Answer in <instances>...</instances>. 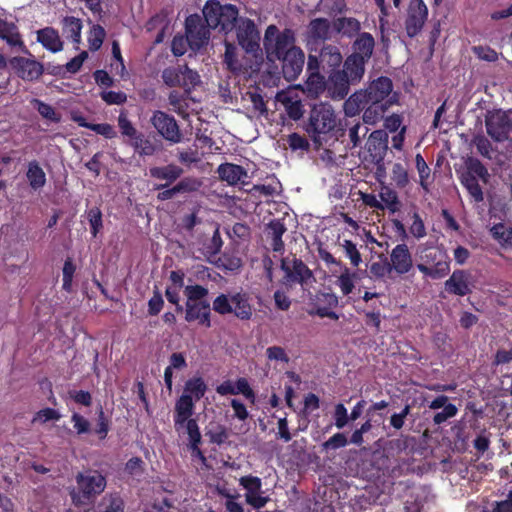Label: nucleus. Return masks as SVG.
<instances>
[{"label":"nucleus","instance_id":"1","mask_svg":"<svg viewBox=\"0 0 512 512\" xmlns=\"http://www.w3.org/2000/svg\"><path fill=\"white\" fill-rule=\"evenodd\" d=\"M399 95L393 90V83L388 77H379L371 81L364 89L351 94L343 104L346 116L354 117L362 110L363 122L374 125L379 122L385 112L398 104Z\"/></svg>","mask_w":512,"mask_h":512},{"label":"nucleus","instance_id":"2","mask_svg":"<svg viewBox=\"0 0 512 512\" xmlns=\"http://www.w3.org/2000/svg\"><path fill=\"white\" fill-rule=\"evenodd\" d=\"M206 391L207 385L201 377H192L185 382L183 392L175 402L173 416L175 429L188 424L190 430L196 432L197 421L192 418L195 403L205 395Z\"/></svg>","mask_w":512,"mask_h":512},{"label":"nucleus","instance_id":"3","mask_svg":"<svg viewBox=\"0 0 512 512\" xmlns=\"http://www.w3.org/2000/svg\"><path fill=\"white\" fill-rule=\"evenodd\" d=\"M365 69L361 60L348 57L342 70L332 71L327 79V93L333 99H343L349 92L350 85H354L362 79Z\"/></svg>","mask_w":512,"mask_h":512},{"label":"nucleus","instance_id":"4","mask_svg":"<svg viewBox=\"0 0 512 512\" xmlns=\"http://www.w3.org/2000/svg\"><path fill=\"white\" fill-rule=\"evenodd\" d=\"M238 9L232 4L221 5L218 0H208L203 15L210 28H220L225 33L232 31L238 20Z\"/></svg>","mask_w":512,"mask_h":512},{"label":"nucleus","instance_id":"5","mask_svg":"<svg viewBox=\"0 0 512 512\" xmlns=\"http://www.w3.org/2000/svg\"><path fill=\"white\" fill-rule=\"evenodd\" d=\"M78 491H72L71 497L75 505H85L89 500L102 493L106 487L105 477L97 471L79 473L76 476Z\"/></svg>","mask_w":512,"mask_h":512},{"label":"nucleus","instance_id":"6","mask_svg":"<svg viewBox=\"0 0 512 512\" xmlns=\"http://www.w3.org/2000/svg\"><path fill=\"white\" fill-rule=\"evenodd\" d=\"M264 47L268 58L275 57L280 59L287 55L292 49H297L295 45V35L292 30L285 29L279 32L275 25L267 27L264 36Z\"/></svg>","mask_w":512,"mask_h":512},{"label":"nucleus","instance_id":"7","mask_svg":"<svg viewBox=\"0 0 512 512\" xmlns=\"http://www.w3.org/2000/svg\"><path fill=\"white\" fill-rule=\"evenodd\" d=\"M336 123L337 119L333 107L329 103L321 102L312 107L307 130L315 137L332 131Z\"/></svg>","mask_w":512,"mask_h":512},{"label":"nucleus","instance_id":"8","mask_svg":"<svg viewBox=\"0 0 512 512\" xmlns=\"http://www.w3.org/2000/svg\"><path fill=\"white\" fill-rule=\"evenodd\" d=\"M281 269L284 272L283 283L287 286L293 284L306 286L314 281L312 271L299 259H282Z\"/></svg>","mask_w":512,"mask_h":512},{"label":"nucleus","instance_id":"9","mask_svg":"<svg viewBox=\"0 0 512 512\" xmlns=\"http://www.w3.org/2000/svg\"><path fill=\"white\" fill-rule=\"evenodd\" d=\"M428 18V8L423 0H410L405 19L406 34L413 38L418 35Z\"/></svg>","mask_w":512,"mask_h":512},{"label":"nucleus","instance_id":"10","mask_svg":"<svg viewBox=\"0 0 512 512\" xmlns=\"http://www.w3.org/2000/svg\"><path fill=\"white\" fill-rule=\"evenodd\" d=\"M151 123L157 132L170 143L176 144L182 141V134L173 116L163 111H155L151 117Z\"/></svg>","mask_w":512,"mask_h":512},{"label":"nucleus","instance_id":"11","mask_svg":"<svg viewBox=\"0 0 512 512\" xmlns=\"http://www.w3.org/2000/svg\"><path fill=\"white\" fill-rule=\"evenodd\" d=\"M240 485L245 489V500L255 509L264 507L269 497L264 495L262 481L256 476H243L239 479Z\"/></svg>","mask_w":512,"mask_h":512},{"label":"nucleus","instance_id":"12","mask_svg":"<svg viewBox=\"0 0 512 512\" xmlns=\"http://www.w3.org/2000/svg\"><path fill=\"white\" fill-rule=\"evenodd\" d=\"M486 131L497 142H503L508 138L511 123L507 114L497 110L490 112L486 117Z\"/></svg>","mask_w":512,"mask_h":512},{"label":"nucleus","instance_id":"13","mask_svg":"<svg viewBox=\"0 0 512 512\" xmlns=\"http://www.w3.org/2000/svg\"><path fill=\"white\" fill-rule=\"evenodd\" d=\"M186 35L188 36L189 46L192 49H199L208 42L209 30L202 23L200 16L190 15L187 17Z\"/></svg>","mask_w":512,"mask_h":512},{"label":"nucleus","instance_id":"14","mask_svg":"<svg viewBox=\"0 0 512 512\" xmlns=\"http://www.w3.org/2000/svg\"><path fill=\"white\" fill-rule=\"evenodd\" d=\"M475 175L481 178L484 182L487 181L489 176L487 169L482 164L476 163L472 167V172L469 171L462 175L461 183L476 202H481L484 199L483 192Z\"/></svg>","mask_w":512,"mask_h":512},{"label":"nucleus","instance_id":"15","mask_svg":"<svg viewBox=\"0 0 512 512\" xmlns=\"http://www.w3.org/2000/svg\"><path fill=\"white\" fill-rule=\"evenodd\" d=\"M236 22L239 44L248 52L254 51L259 41V33L254 22L247 18H240Z\"/></svg>","mask_w":512,"mask_h":512},{"label":"nucleus","instance_id":"16","mask_svg":"<svg viewBox=\"0 0 512 512\" xmlns=\"http://www.w3.org/2000/svg\"><path fill=\"white\" fill-rule=\"evenodd\" d=\"M389 265L398 275L407 274L413 268L412 254L405 243L398 244L392 249Z\"/></svg>","mask_w":512,"mask_h":512},{"label":"nucleus","instance_id":"17","mask_svg":"<svg viewBox=\"0 0 512 512\" xmlns=\"http://www.w3.org/2000/svg\"><path fill=\"white\" fill-rule=\"evenodd\" d=\"M282 72L286 80L293 81L301 74L305 55L301 48L292 49L287 55L281 57Z\"/></svg>","mask_w":512,"mask_h":512},{"label":"nucleus","instance_id":"18","mask_svg":"<svg viewBox=\"0 0 512 512\" xmlns=\"http://www.w3.org/2000/svg\"><path fill=\"white\" fill-rule=\"evenodd\" d=\"M10 66L23 80L32 81L42 74V66L34 59L25 57H13Z\"/></svg>","mask_w":512,"mask_h":512},{"label":"nucleus","instance_id":"19","mask_svg":"<svg viewBox=\"0 0 512 512\" xmlns=\"http://www.w3.org/2000/svg\"><path fill=\"white\" fill-rule=\"evenodd\" d=\"M331 273L335 277V286L339 288L343 296L350 295L354 291L357 281L360 280L359 273L352 271L346 265L341 266L338 273L336 271H331Z\"/></svg>","mask_w":512,"mask_h":512},{"label":"nucleus","instance_id":"20","mask_svg":"<svg viewBox=\"0 0 512 512\" xmlns=\"http://www.w3.org/2000/svg\"><path fill=\"white\" fill-rule=\"evenodd\" d=\"M0 39L10 47H17L20 51L27 52L18 27L13 21L0 18Z\"/></svg>","mask_w":512,"mask_h":512},{"label":"nucleus","instance_id":"21","mask_svg":"<svg viewBox=\"0 0 512 512\" xmlns=\"http://www.w3.org/2000/svg\"><path fill=\"white\" fill-rule=\"evenodd\" d=\"M185 319L188 322L198 321L199 324L210 327L211 321L209 303L207 301L186 303Z\"/></svg>","mask_w":512,"mask_h":512},{"label":"nucleus","instance_id":"22","mask_svg":"<svg viewBox=\"0 0 512 512\" xmlns=\"http://www.w3.org/2000/svg\"><path fill=\"white\" fill-rule=\"evenodd\" d=\"M242 100L248 111V117L258 118L267 115V108L263 97L257 91L246 92Z\"/></svg>","mask_w":512,"mask_h":512},{"label":"nucleus","instance_id":"23","mask_svg":"<svg viewBox=\"0 0 512 512\" xmlns=\"http://www.w3.org/2000/svg\"><path fill=\"white\" fill-rule=\"evenodd\" d=\"M445 288L455 295H467L471 292L469 276L462 270L454 271L445 282Z\"/></svg>","mask_w":512,"mask_h":512},{"label":"nucleus","instance_id":"24","mask_svg":"<svg viewBox=\"0 0 512 512\" xmlns=\"http://www.w3.org/2000/svg\"><path fill=\"white\" fill-rule=\"evenodd\" d=\"M374 49V38L369 33H362L358 36L354 43L355 53L350 57H355L361 60L362 68L365 69V62L373 53Z\"/></svg>","mask_w":512,"mask_h":512},{"label":"nucleus","instance_id":"25","mask_svg":"<svg viewBox=\"0 0 512 512\" xmlns=\"http://www.w3.org/2000/svg\"><path fill=\"white\" fill-rule=\"evenodd\" d=\"M220 178L231 185L245 183L248 177L247 172L239 165L225 163L218 167Z\"/></svg>","mask_w":512,"mask_h":512},{"label":"nucleus","instance_id":"26","mask_svg":"<svg viewBox=\"0 0 512 512\" xmlns=\"http://www.w3.org/2000/svg\"><path fill=\"white\" fill-rule=\"evenodd\" d=\"M304 93L311 98L320 96L324 91H327V80L319 71L308 73V77L302 87Z\"/></svg>","mask_w":512,"mask_h":512},{"label":"nucleus","instance_id":"27","mask_svg":"<svg viewBox=\"0 0 512 512\" xmlns=\"http://www.w3.org/2000/svg\"><path fill=\"white\" fill-rule=\"evenodd\" d=\"M231 313L242 320H249L252 316V306L246 293L231 294Z\"/></svg>","mask_w":512,"mask_h":512},{"label":"nucleus","instance_id":"28","mask_svg":"<svg viewBox=\"0 0 512 512\" xmlns=\"http://www.w3.org/2000/svg\"><path fill=\"white\" fill-rule=\"evenodd\" d=\"M37 40L51 52H59L63 48V43L58 32L50 27L41 29L37 32Z\"/></svg>","mask_w":512,"mask_h":512},{"label":"nucleus","instance_id":"29","mask_svg":"<svg viewBox=\"0 0 512 512\" xmlns=\"http://www.w3.org/2000/svg\"><path fill=\"white\" fill-rule=\"evenodd\" d=\"M277 99L284 105L285 111L291 119L298 120L302 117L303 106L301 100L285 92L279 93Z\"/></svg>","mask_w":512,"mask_h":512},{"label":"nucleus","instance_id":"30","mask_svg":"<svg viewBox=\"0 0 512 512\" xmlns=\"http://www.w3.org/2000/svg\"><path fill=\"white\" fill-rule=\"evenodd\" d=\"M334 30V26L331 27L329 21L323 18L314 19L309 24V34L314 39H328Z\"/></svg>","mask_w":512,"mask_h":512},{"label":"nucleus","instance_id":"31","mask_svg":"<svg viewBox=\"0 0 512 512\" xmlns=\"http://www.w3.org/2000/svg\"><path fill=\"white\" fill-rule=\"evenodd\" d=\"M286 232L285 225L280 220H273L268 225V235L272 243V249L275 252H282L284 250V242L282 236Z\"/></svg>","mask_w":512,"mask_h":512},{"label":"nucleus","instance_id":"32","mask_svg":"<svg viewBox=\"0 0 512 512\" xmlns=\"http://www.w3.org/2000/svg\"><path fill=\"white\" fill-rule=\"evenodd\" d=\"M342 55L339 49L332 45L324 46L320 52V61L323 68L326 66L329 68H336L342 63Z\"/></svg>","mask_w":512,"mask_h":512},{"label":"nucleus","instance_id":"33","mask_svg":"<svg viewBox=\"0 0 512 512\" xmlns=\"http://www.w3.org/2000/svg\"><path fill=\"white\" fill-rule=\"evenodd\" d=\"M26 176L29 185L34 190L42 188L46 183L45 172L36 161H32L28 164Z\"/></svg>","mask_w":512,"mask_h":512},{"label":"nucleus","instance_id":"34","mask_svg":"<svg viewBox=\"0 0 512 512\" xmlns=\"http://www.w3.org/2000/svg\"><path fill=\"white\" fill-rule=\"evenodd\" d=\"M82 23L75 17H65L63 19V34L71 39L75 44L81 42Z\"/></svg>","mask_w":512,"mask_h":512},{"label":"nucleus","instance_id":"35","mask_svg":"<svg viewBox=\"0 0 512 512\" xmlns=\"http://www.w3.org/2000/svg\"><path fill=\"white\" fill-rule=\"evenodd\" d=\"M492 237L503 247L512 248V227L498 223L490 229Z\"/></svg>","mask_w":512,"mask_h":512},{"label":"nucleus","instance_id":"36","mask_svg":"<svg viewBox=\"0 0 512 512\" xmlns=\"http://www.w3.org/2000/svg\"><path fill=\"white\" fill-rule=\"evenodd\" d=\"M97 512H124V501L118 494L105 495L97 507Z\"/></svg>","mask_w":512,"mask_h":512},{"label":"nucleus","instance_id":"37","mask_svg":"<svg viewBox=\"0 0 512 512\" xmlns=\"http://www.w3.org/2000/svg\"><path fill=\"white\" fill-rule=\"evenodd\" d=\"M189 427L190 426H188V424H184L181 428L175 429V430L178 433L185 432L188 435L189 441H190V448L192 450L193 456L199 458L201 461L204 462L205 461V457H204V455L202 454L201 450L198 447V445L201 442V433L199 431V426L196 423V428H195L196 432L190 430Z\"/></svg>","mask_w":512,"mask_h":512},{"label":"nucleus","instance_id":"38","mask_svg":"<svg viewBox=\"0 0 512 512\" xmlns=\"http://www.w3.org/2000/svg\"><path fill=\"white\" fill-rule=\"evenodd\" d=\"M183 173L182 169L176 165L170 164L165 167H153L150 169V175L157 179L175 181Z\"/></svg>","mask_w":512,"mask_h":512},{"label":"nucleus","instance_id":"39","mask_svg":"<svg viewBox=\"0 0 512 512\" xmlns=\"http://www.w3.org/2000/svg\"><path fill=\"white\" fill-rule=\"evenodd\" d=\"M129 144L134 148L135 152L141 156H150L155 152L153 143L145 138L142 133H138Z\"/></svg>","mask_w":512,"mask_h":512},{"label":"nucleus","instance_id":"40","mask_svg":"<svg viewBox=\"0 0 512 512\" xmlns=\"http://www.w3.org/2000/svg\"><path fill=\"white\" fill-rule=\"evenodd\" d=\"M380 202L384 204V209H388L391 213L399 210V200L397 193L387 186H383L379 192Z\"/></svg>","mask_w":512,"mask_h":512},{"label":"nucleus","instance_id":"41","mask_svg":"<svg viewBox=\"0 0 512 512\" xmlns=\"http://www.w3.org/2000/svg\"><path fill=\"white\" fill-rule=\"evenodd\" d=\"M334 28L344 35H353L360 30L361 25L355 18H339L334 22Z\"/></svg>","mask_w":512,"mask_h":512},{"label":"nucleus","instance_id":"42","mask_svg":"<svg viewBox=\"0 0 512 512\" xmlns=\"http://www.w3.org/2000/svg\"><path fill=\"white\" fill-rule=\"evenodd\" d=\"M415 165L419 174V184L426 192H428L430 185L429 179L431 170L421 154L416 155Z\"/></svg>","mask_w":512,"mask_h":512},{"label":"nucleus","instance_id":"43","mask_svg":"<svg viewBox=\"0 0 512 512\" xmlns=\"http://www.w3.org/2000/svg\"><path fill=\"white\" fill-rule=\"evenodd\" d=\"M32 104L34 105V107L37 108L39 114L43 118H45L49 121L55 122V123L60 122L61 118H60L59 114L55 111V109L51 105L46 104L38 99H33Z\"/></svg>","mask_w":512,"mask_h":512},{"label":"nucleus","instance_id":"44","mask_svg":"<svg viewBox=\"0 0 512 512\" xmlns=\"http://www.w3.org/2000/svg\"><path fill=\"white\" fill-rule=\"evenodd\" d=\"M341 247L344 250L346 257L350 260L352 266L358 267L362 262V257L356 244L351 240H344L341 243Z\"/></svg>","mask_w":512,"mask_h":512},{"label":"nucleus","instance_id":"45","mask_svg":"<svg viewBox=\"0 0 512 512\" xmlns=\"http://www.w3.org/2000/svg\"><path fill=\"white\" fill-rule=\"evenodd\" d=\"M219 265L229 271H236L242 266V260L236 252H226L219 258Z\"/></svg>","mask_w":512,"mask_h":512},{"label":"nucleus","instance_id":"46","mask_svg":"<svg viewBox=\"0 0 512 512\" xmlns=\"http://www.w3.org/2000/svg\"><path fill=\"white\" fill-rule=\"evenodd\" d=\"M105 35L106 33L103 27H101L100 25H94L91 28L88 36L90 50H98L104 41Z\"/></svg>","mask_w":512,"mask_h":512},{"label":"nucleus","instance_id":"47","mask_svg":"<svg viewBox=\"0 0 512 512\" xmlns=\"http://www.w3.org/2000/svg\"><path fill=\"white\" fill-rule=\"evenodd\" d=\"M86 215L91 227V233L96 237L103 227L102 212L98 207H93L86 212Z\"/></svg>","mask_w":512,"mask_h":512},{"label":"nucleus","instance_id":"48","mask_svg":"<svg viewBox=\"0 0 512 512\" xmlns=\"http://www.w3.org/2000/svg\"><path fill=\"white\" fill-rule=\"evenodd\" d=\"M184 293L187 297L186 303H195L206 301L204 298L208 294V290L200 285H189L185 287Z\"/></svg>","mask_w":512,"mask_h":512},{"label":"nucleus","instance_id":"49","mask_svg":"<svg viewBox=\"0 0 512 512\" xmlns=\"http://www.w3.org/2000/svg\"><path fill=\"white\" fill-rule=\"evenodd\" d=\"M391 178L397 187L404 188L409 183L406 168L401 163H395L392 167Z\"/></svg>","mask_w":512,"mask_h":512},{"label":"nucleus","instance_id":"50","mask_svg":"<svg viewBox=\"0 0 512 512\" xmlns=\"http://www.w3.org/2000/svg\"><path fill=\"white\" fill-rule=\"evenodd\" d=\"M60 413L53 408H44L39 410L33 417L32 423L45 424L49 421H58L60 419Z\"/></svg>","mask_w":512,"mask_h":512},{"label":"nucleus","instance_id":"51","mask_svg":"<svg viewBox=\"0 0 512 512\" xmlns=\"http://www.w3.org/2000/svg\"><path fill=\"white\" fill-rule=\"evenodd\" d=\"M440 255V260L436 263L434 267H432V278L439 279L447 275L450 271V265L447 261V256L443 251H438Z\"/></svg>","mask_w":512,"mask_h":512},{"label":"nucleus","instance_id":"52","mask_svg":"<svg viewBox=\"0 0 512 512\" xmlns=\"http://www.w3.org/2000/svg\"><path fill=\"white\" fill-rule=\"evenodd\" d=\"M181 74V86L187 90L196 86L200 81L198 73L186 66L181 68Z\"/></svg>","mask_w":512,"mask_h":512},{"label":"nucleus","instance_id":"53","mask_svg":"<svg viewBox=\"0 0 512 512\" xmlns=\"http://www.w3.org/2000/svg\"><path fill=\"white\" fill-rule=\"evenodd\" d=\"M169 103L174 111L181 116H186L187 99L177 92H171L169 95Z\"/></svg>","mask_w":512,"mask_h":512},{"label":"nucleus","instance_id":"54","mask_svg":"<svg viewBox=\"0 0 512 512\" xmlns=\"http://www.w3.org/2000/svg\"><path fill=\"white\" fill-rule=\"evenodd\" d=\"M231 295L221 294L213 301V309L219 314L231 313Z\"/></svg>","mask_w":512,"mask_h":512},{"label":"nucleus","instance_id":"55","mask_svg":"<svg viewBox=\"0 0 512 512\" xmlns=\"http://www.w3.org/2000/svg\"><path fill=\"white\" fill-rule=\"evenodd\" d=\"M181 68H167L162 73V78L168 86H181Z\"/></svg>","mask_w":512,"mask_h":512},{"label":"nucleus","instance_id":"56","mask_svg":"<svg viewBox=\"0 0 512 512\" xmlns=\"http://www.w3.org/2000/svg\"><path fill=\"white\" fill-rule=\"evenodd\" d=\"M118 126L122 135L129 138V142L139 133L125 114L119 115Z\"/></svg>","mask_w":512,"mask_h":512},{"label":"nucleus","instance_id":"57","mask_svg":"<svg viewBox=\"0 0 512 512\" xmlns=\"http://www.w3.org/2000/svg\"><path fill=\"white\" fill-rule=\"evenodd\" d=\"M368 133V128L362 126L360 123L353 125L349 131L348 136L352 147H357L361 143V139Z\"/></svg>","mask_w":512,"mask_h":512},{"label":"nucleus","instance_id":"58","mask_svg":"<svg viewBox=\"0 0 512 512\" xmlns=\"http://www.w3.org/2000/svg\"><path fill=\"white\" fill-rule=\"evenodd\" d=\"M412 218L413 222L409 227L410 233L417 239L425 237L426 228L420 215L417 212H414Z\"/></svg>","mask_w":512,"mask_h":512},{"label":"nucleus","instance_id":"59","mask_svg":"<svg viewBox=\"0 0 512 512\" xmlns=\"http://www.w3.org/2000/svg\"><path fill=\"white\" fill-rule=\"evenodd\" d=\"M266 356L271 361H278L282 363L289 362V356L285 349L280 346H271L266 349Z\"/></svg>","mask_w":512,"mask_h":512},{"label":"nucleus","instance_id":"60","mask_svg":"<svg viewBox=\"0 0 512 512\" xmlns=\"http://www.w3.org/2000/svg\"><path fill=\"white\" fill-rule=\"evenodd\" d=\"M457 412V407L454 404L448 403L441 412L434 415L433 422L437 425L442 424L449 418L454 417Z\"/></svg>","mask_w":512,"mask_h":512},{"label":"nucleus","instance_id":"61","mask_svg":"<svg viewBox=\"0 0 512 512\" xmlns=\"http://www.w3.org/2000/svg\"><path fill=\"white\" fill-rule=\"evenodd\" d=\"M242 394L247 399L253 401L255 394L245 378H239L235 382V395Z\"/></svg>","mask_w":512,"mask_h":512},{"label":"nucleus","instance_id":"62","mask_svg":"<svg viewBox=\"0 0 512 512\" xmlns=\"http://www.w3.org/2000/svg\"><path fill=\"white\" fill-rule=\"evenodd\" d=\"M189 45L188 36L186 37L177 35L172 40V52L175 56H182L186 50L187 46Z\"/></svg>","mask_w":512,"mask_h":512},{"label":"nucleus","instance_id":"63","mask_svg":"<svg viewBox=\"0 0 512 512\" xmlns=\"http://www.w3.org/2000/svg\"><path fill=\"white\" fill-rule=\"evenodd\" d=\"M335 426L339 429L346 426L348 423V413L346 407L339 403L335 406L334 411Z\"/></svg>","mask_w":512,"mask_h":512},{"label":"nucleus","instance_id":"64","mask_svg":"<svg viewBox=\"0 0 512 512\" xmlns=\"http://www.w3.org/2000/svg\"><path fill=\"white\" fill-rule=\"evenodd\" d=\"M164 300L162 295L155 291L153 296L148 301V312L150 315H157L163 308Z\"/></svg>","mask_w":512,"mask_h":512}]
</instances>
